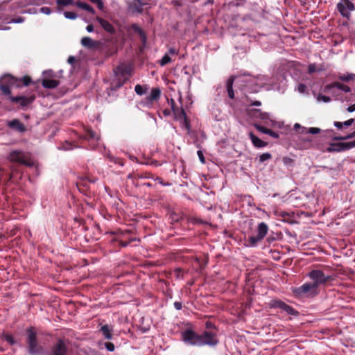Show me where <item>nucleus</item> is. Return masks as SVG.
<instances>
[{"instance_id": "nucleus-17", "label": "nucleus", "mask_w": 355, "mask_h": 355, "mask_svg": "<svg viewBox=\"0 0 355 355\" xmlns=\"http://www.w3.org/2000/svg\"><path fill=\"white\" fill-rule=\"evenodd\" d=\"M145 4L141 0H135L130 3L129 8L133 12L141 13Z\"/></svg>"}, {"instance_id": "nucleus-41", "label": "nucleus", "mask_w": 355, "mask_h": 355, "mask_svg": "<svg viewBox=\"0 0 355 355\" xmlns=\"http://www.w3.org/2000/svg\"><path fill=\"white\" fill-rule=\"evenodd\" d=\"M21 80L24 86H28L31 82V78L29 76H25L22 78Z\"/></svg>"}, {"instance_id": "nucleus-36", "label": "nucleus", "mask_w": 355, "mask_h": 355, "mask_svg": "<svg viewBox=\"0 0 355 355\" xmlns=\"http://www.w3.org/2000/svg\"><path fill=\"white\" fill-rule=\"evenodd\" d=\"M1 89L2 92L6 95H10L11 93L10 87L8 85H1Z\"/></svg>"}, {"instance_id": "nucleus-14", "label": "nucleus", "mask_w": 355, "mask_h": 355, "mask_svg": "<svg viewBox=\"0 0 355 355\" xmlns=\"http://www.w3.org/2000/svg\"><path fill=\"white\" fill-rule=\"evenodd\" d=\"M161 91L159 88H153L150 94L146 98V104L150 107L152 101H156L159 98Z\"/></svg>"}, {"instance_id": "nucleus-33", "label": "nucleus", "mask_w": 355, "mask_h": 355, "mask_svg": "<svg viewBox=\"0 0 355 355\" xmlns=\"http://www.w3.org/2000/svg\"><path fill=\"white\" fill-rule=\"evenodd\" d=\"M271 157H272V155L270 153H263L259 156V162H263L266 160L271 159Z\"/></svg>"}, {"instance_id": "nucleus-58", "label": "nucleus", "mask_w": 355, "mask_h": 355, "mask_svg": "<svg viewBox=\"0 0 355 355\" xmlns=\"http://www.w3.org/2000/svg\"><path fill=\"white\" fill-rule=\"evenodd\" d=\"M67 62L69 63V64H73L74 62H75V58L73 56H69L68 58V60H67Z\"/></svg>"}, {"instance_id": "nucleus-4", "label": "nucleus", "mask_w": 355, "mask_h": 355, "mask_svg": "<svg viewBox=\"0 0 355 355\" xmlns=\"http://www.w3.org/2000/svg\"><path fill=\"white\" fill-rule=\"evenodd\" d=\"M8 159L12 162L19 163L28 166L33 165V162L29 157L20 150L12 151L8 156Z\"/></svg>"}, {"instance_id": "nucleus-23", "label": "nucleus", "mask_w": 355, "mask_h": 355, "mask_svg": "<svg viewBox=\"0 0 355 355\" xmlns=\"http://www.w3.org/2000/svg\"><path fill=\"white\" fill-rule=\"evenodd\" d=\"M112 328L107 324L103 325L101 327V331L102 332L104 337L107 340H111L112 338Z\"/></svg>"}, {"instance_id": "nucleus-32", "label": "nucleus", "mask_w": 355, "mask_h": 355, "mask_svg": "<svg viewBox=\"0 0 355 355\" xmlns=\"http://www.w3.org/2000/svg\"><path fill=\"white\" fill-rule=\"evenodd\" d=\"M318 102H324V103H329L331 101V98L327 96H324L322 94H319L317 97Z\"/></svg>"}, {"instance_id": "nucleus-40", "label": "nucleus", "mask_w": 355, "mask_h": 355, "mask_svg": "<svg viewBox=\"0 0 355 355\" xmlns=\"http://www.w3.org/2000/svg\"><path fill=\"white\" fill-rule=\"evenodd\" d=\"M105 347L109 352H113L115 349L114 345L110 342L105 343Z\"/></svg>"}, {"instance_id": "nucleus-57", "label": "nucleus", "mask_w": 355, "mask_h": 355, "mask_svg": "<svg viewBox=\"0 0 355 355\" xmlns=\"http://www.w3.org/2000/svg\"><path fill=\"white\" fill-rule=\"evenodd\" d=\"M86 30H87V32H89V33L92 32V31H94V26H93V25H92V24L88 25V26L86 27Z\"/></svg>"}, {"instance_id": "nucleus-6", "label": "nucleus", "mask_w": 355, "mask_h": 355, "mask_svg": "<svg viewBox=\"0 0 355 355\" xmlns=\"http://www.w3.org/2000/svg\"><path fill=\"white\" fill-rule=\"evenodd\" d=\"M182 336L185 343L191 345L202 346L200 334H198L192 330H187L182 333Z\"/></svg>"}, {"instance_id": "nucleus-18", "label": "nucleus", "mask_w": 355, "mask_h": 355, "mask_svg": "<svg viewBox=\"0 0 355 355\" xmlns=\"http://www.w3.org/2000/svg\"><path fill=\"white\" fill-rule=\"evenodd\" d=\"M81 44L86 48L88 49H94L96 48L98 45V43L93 40L89 37H84L81 39L80 42Z\"/></svg>"}, {"instance_id": "nucleus-50", "label": "nucleus", "mask_w": 355, "mask_h": 355, "mask_svg": "<svg viewBox=\"0 0 355 355\" xmlns=\"http://www.w3.org/2000/svg\"><path fill=\"white\" fill-rule=\"evenodd\" d=\"M87 136L91 139H98V137H96V134L92 130H88Z\"/></svg>"}, {"instance_id": "nucleus-60", "label": "nucleus", "mask_w": 355, "mask_h": 355, "mask_svg": "<svg viewBox=\"0 0 355 355\" xmlns=\"http://www.w3.org/2000/svg\"><path fill=\"white\" fill-rule=\"evenodd\" d=\"M252 105H254V106H259L261 105V102L260 101H254L252 103Z\"/></svg>"}, {"instance_id": "nucleus-11", "label": "nucleus", "mask_w": 355, "mask_h": 355, "mask_svg": "<svg viewBox=\"0 0 355 355\" xmlns=\"http://www.w3.org/2000/svg\"><path fill=\"white\" fill-rule=\"evenodd\" d=\"M9 98L12 102L19 103L21 107H25L32 103L34 101L35 97L34 95L30 96H10Z\"/></svg>"}, {"instance_id": "nucleus-8", "label": "nucleus", "mask_w": 355, "mask_h": 355, "mask_svg": "<svg viewBox=\"0 0 355 355\" xmlns=\"http://www.w3.org/2000/svg\"><path fill=\"white\" fill-rule=\"evenodd\" d=\"M269 306L270 308H278L289 315H295L297 313V311L293 307L279 300H271L269 302Z\"/></svg>"}, {"instance_id": "nucleus-44", "label": "nucleus", "mask_w": 355, "mask_h": 355, "mask_svg": "<svg viewBox=\"0 0 355 355\" xmlns=\"http://www.w3.org/2000/svg\"><path fill=\"white\" fill-rule=\"evenodd\" d=\"M283 162L285 165H289L293 163V159L288 157H283Z\"/></svg>"}, {"instance_id": "nucleus-31", "label": "nucleus", "mask_w": 355, "mask_h": 355, "mask_svg": "<svg viewBox=\"0 0 355 355\" xmlns=\"http://www.w3.org/2000/svg\"><path fill=\"white\" fill-rule=\"evenodd\" d=\"M262 239H259V236H252L249 238V242L251 245L254 246L256 245L258 242L261 241Z\"/></svg>"}, {"instance_id": "nucleus-47", "label": "nucleus", "mask_w": 355, "mask_h": 355, "mask_svg": "<svg viewBox=\"0 0 355 355\" xmlns=\"http://www.w3.org/2000/svg\"><path fill=\"white\" fill-rule=\"evenodd\" d=\"M267 135L271 136L273 138H278L279 137V135L277 132L271 130L270 129H269Z\"/></svg>"}, {"instance_id": "nucleus-52", "label": "nucleus", "mask_w": 355, "mask_h": 355, "mask_svg": "<svg viewBox=\"0 0 355 355\" xmlns=\"http://www.w3.org/2000/svg\"><path fill=\"white\" fill-rule=\"evenodd\" d=\"M174 307L177 310H180L182 307V303L180 302H174Z\"/></svg>"}, {"instance_id": "nucleus-29", "label": "nucleus", "mask_w": 355, "mask_h": 355, "mask_svg": "<svg viewBox=\"0 0 355 355\" xmlns=\"http://www.w3.org/2000/svg\"><path fill=\"white\" fill-rule=\"evenodd\" d=\"M171 56L169 55L168 53H166L163 58H162V60L159 61V64L161 66H164L166 64H167L168 63H170L171 62Z\"/></svg>"}, {"instance_id": "nucleus-26", "label": "nucleus", "mask_w": 355, "mask_h": 355, "mask_svg": "<svg viewBox=\"0 0 355 355\" xmlns=\"http://www.w3.org/2000/svg\"><path fill=\"white\" fill-rule=\"evenodd\" d=\"M338 78L341 81L348 82L355 80V74L352 73L340 74L338 75Z\"/></svg>"}, {"instance_id": "nucleus-24", "label": "nucleus", "mask_w": 355, "mask_h": 355, "mask_svg": "<svg viewBox=\"0 0 355 355\" xmlns=\"http://www.w3.org/2000/svg\"><path fill=\"white\" fill-rule=\"evenodd\" d=\"M233 83H234V78L230 77L228 78L226 83V87H227V92L228 94V96L232 99L234 97V93L233 90Z\"/></svg>"}, {"instance_id": "nucleus-46", "label": "nucleus", "mask_w": 355, "mask_h": 355, "mask_svg": "<svg viewBox=\"0 0 355 355\" xmlns=\"http://www.w3.org/2000/svg\"><path fill=\"white\" fill-rule=\"evenodd\" d=\"M24 19L23 17H19L17 18L12 19L10 22L18 24V23H22V22H24Z\"/></svg>"}, {"instance_id": "nucleus-54", "label": "nucleus", "mask_w": 355, "mask_h": 355, "mask_svg": "<svg viewBox=\"0 0 355 355\" xmlns=\"http://www.w3.org/2000/svg\"><path fill=\"white\" fill-rule=\"evenodd\" d=\"M347 112H353L355 111V103L349 106L347 108Z\"/></svg>"}, {"instance_id": "nucleus-13", "label": "nucleus", "mask_w": 355, "mask_h": 355, "mask_svg": "<svg viewBox=\"0 0 355 355\" xmlns=\"http://www.w3.org/2000/svg\"><path fill=\"white\" fill-rule=\"evenodd\" d=\"M51 355H67V347L63 340L58 341L53 348Z\"/></svg>"}, {"instance_id": "nucleus-22", "label": "nucleus", "mask_w": 355, "mask_h": 355, "mask_svg": "<svg viewBox=\"0 0 355 355\" xmlns=\"http://www.w3.org/2000/svg\"><path fill=\"white\" fill-rule=\"evenodd\" d=\"M9 126L19 132H24L26 130L25 126L17 119H14L9 122Z\"/></svg>"}, {"instance_id": "nucleus-9", "label": "nucleus", "mask_w": 355, "mask_h": 355, "mask_svg": "<svg viewBox=\"0 0 355 355\" xmlns=\"http://www.w3.org/2000/svg\"><path fill=\"white\" fill-rule=\"evenodd\" d=\"M171 109L174 114V118L176 120L183 121V123L185 124L186 127L189 129V124L188 122V119L186 115V113L182 107L180 109H178L175 107V102L173 99H171Z\"/></svg>"}, {"instance_id": "nucleus-43", "label": "nucleus", "mask_w": 355, "mask_h": 355, "mask_svg": "<svg viewBox=\"0 0 355 355\" xmlns=\"http://www.w3.org/2000/svg\"><path fill=\"white\" fill-rule=\"evenodd\" d=\"M306 89V86L304 84H300L297 86V90L300 93L305 92Z\"/></svg>"}, {"instance_id": "nucleus-48", "label": "nucleus", "mask_w": 355, "mask_h": 355, "mask_svg": "<svg viewBox=\"0 0 355 355\" xmlns=\"http://www.w3.org/2000/svg\"><path fill=\"white\" fill-rule=\"evenodd\" d=\"M334 125L338 129H342L344 127L343 122L335 121Z\"/></svg>"}, {"instance_id": "nucleus-42", "label": "nucleus", "mask_w": 355, "mask_h": 355, "mask_svg": "<svg viewBox=\"0 0 355 355\" xmlns=\"http://www.w3.org/2000/svg\"><path fill=\"white\" fill-rule=\"evenodd\" d=\"M40 12L46 15H50L51 13V10L49 7H42L40 8Z\"/></svg>"}, {"instance_id": "nucleus-27", "label": "nucleus", "mask_w": 355, "mask_h": 355, "mask_svg": "<svg viewBox=\"0 0 355 355\" xmlns=\"http://www.w3.org/2000/svg\"><path fill=\"white\" fill-rule=\"evenodd\" d=\"M320 132V129L318 128H303L302 129V131L300 132V133L301 134H313V135H315V134H318Z\"/></svg>"}, {"instance_id": "nucleus-35", "label": "nucleus", "mask_w": 355, "mask_h": 355, "mask_svg": "<svg viewBox=\"0 0 355 355\" xmlns=\"http://www.w3.org/2000/svg\"><path fill=\"white\" fill-rule=\"evenodd\" d=\"M92 3L96 4L99 10L104 8V3L102 0H89Z\"/></svg>"}, {"instance_id": "nucleus-34", "label": "nucleus", "mask_w": 355, "mask_h": 355, "mask_svg": "<svg viewBox=\"0 0 355 355\" xmlns=\"http://www.w3.org/2000/svg\"><path fill=\"white\" fill-rule=\"evenodd\" d=\"M64 16L67 18V19H75L77 18V15L73 12H68V11H66L64 12Z\"/></svg>"}, {"instance_id": "nucleus-49", "label": "nucleus", "mask_w": 355, "mask_h": 355, "mask_svg": "<svg viewBox=\"0 0 355 355\" xmlns=\"http://www.w3.org/2000/svg\"><path fill=\"white\" fill-rule=\"evenodd\" d=\"M354 121V119H350L343 122V125L345 127H348V126L351 125Z\"/></svg>"}, {"instance_id": "nucleus-15", "label": "nucleus", "mask_w": 355, "mask_h": 355, "mask_svg": "<svg viewBox=\"0 0 355 355\" xmlns=\"http://www.w3.org/2000/svg\"><path fill=\"white\" fill-rule=\"evenodd\" d=\"M96 20L100 24L101 27L109 33H114V26L107 20L103 19L102 17H97Z\"/></svg>"}, {"instance_id": "nucleus-45", "label": "nucleus", "mask_w": 355, "mask_h": 355, "mask_svg": "<svg viewBox=\"0 0 355 355\" xmlns=\"http://www.w3.org/2000/svg\"><path fill=\"white\" fill-rule=\"evenodd\" d=\"M197 154H198V157H199V159H200V162H201L202 164H204V163L205 162V157H204V155H203L202 152V151H200V150H198V151L197 152Z\"/></svg>"}, {"instance_id": "nucleus-55", "label": "nucleus", "mask_w": 355, "mask_h": 355, "mask_svg": "<svg viewBox=\"0 0 355 355\" xmlns=\"http://www.w3.org/2000/svg\"><path fill=\"white\" fill-rule=\"evenodd\" d=\"M132 28L140 34H143V31L137 25H133Z\"/></svg>"}, {"instance_id": "nucleus-38", "label": "nucleus", "mask_w": 355, "mask_h": 355, "mask_svg": "<svg viewBox=\"0 0 355 355\" xmlns=\"http://www.w3.org/2000/svg\"><path fill=\"white\" fill-rule=\"evenodd\" d=\"M3 338H4V340H6L8 343H9L10 345H13L15 343V341L11 335H9V334L4 335Z\"/></svg>"}, {"instance_id": "nucleus-37", "label": "nucleus", "mask_w": 355, "mask_h": 355, "mask_svg": "<svg viewBox=\"0 0 355 355\" xmlns=\"http://www.w3.org/2000/svg\"><path fill=\"white\" fill-rule=\"evenodd\" d=\"M355 137V130L351 133V134H349L345 137H336V140H346V139H351V138H353Z\"/></svg>"}, {"instance_id": "nucleus-53", "label": "nucleus", "mask_w": 355, "mask_h": 355, "mask_svg": "<svg viewBox=\"0 0 355 355\" xmlns=\"http://www.w3.org/2000/svg\"><path fill=\"white\" fill-rule=\"evenodd\" d=\"M309 73H312L315 72V64H310L308 68Z\"/></svg>"}, {"instance_id": "nucleus-28", "label": "nucleus", "mask_w": 355, "mask_h": 355, "mask_svg": "<svg viewBox=\"0 0 355 355\" xmlns=\"http://www.w3.org/2000/svg\"><path fill=\"white\" fill-rule=\"evenodd\" d=\"M148 87L146 85L142 86L141 85H137L135 87V91L138 95H143L146 93Z\"/></svg>"}, {"instance_id": "nucleus-7", "label": "nucleus", "mask_w": 355, "mask_h": 355, "mask_svg": "<svg viewBox=\"0 0 355 355\" xmlns=\"http://www.w3.org/2000/svg\"><path fill=\"white\" fill-rule=\"evenodd\" d=\"M355 147V139L348 142L334 143L327 148L328 152H341Z\"/></svg>"}, {"instance_id": "nucleus-2", "label": "nucleus", "mask_w": 355, "mask_h": 355, "mask_svg": "<svg viewBox=\"0 0 355 355\" xmlns=\"http://www.w3.org/2000/svg\"><path fill=\"white\" fill-rule=\"evenodd\" d=\"M307 276L312 280V283L318 288L320 286L324 285L333 279L331 276L325 275L322 270L318 269L311 270Z\"/></svg>"}, {"instance_id": "nucleus-30", "label": "nucleus", "mask_w": 355, "mask_h": 355, "mask_svg": "<svg viewBox=\"0 0 355 355\" xmlns=\"http://www.w3.org/2000/svg\"><path fill=\"white\" fill-rule=\"evenodd\" d=\"M56 3L59 6H67L69 5H75L76 3L73 0H56Z\"/></svg>"}, {"instance_id": "nucleus-39", "label": "nucleus", "mask_w": 355, "mask_h": 355, "mask_svg": "<svg viewBox=\"0 0 355 355\" xmlns=\"http://www.w3.org/2000/svg\"><path fill=\"white\" fill-rule=\"evenodd\" d=\"M257 130L262 133H264V134H268V130L269 129L266 128V127H263V126H261V125H255Z\"/></svg>"}, {"instance_id": "nucleus-62", "label": "nucleus", "mask_w": 355, "mask_h": 355, "mask_svg": "<svg viewBox=\"0 0 355 355\" xmlns=\"http://www.w3.org/2000/svg\"><path fill=\"white\" fill-rule=\"evenodd\" d=\"M2 350H3V349H2V348H1V347H0V352H1Z\"/></svg>"}, {"instance_id": "nucleus-61", "label": "nucleus", "mask_w": 355, "mask_h": 355, "mask_svg": "<svg viewBox=\"0 0 355 355\" xmlns=\"http://www.w3.org/2000/svg\"><path fill=\"white\" fill-rule=\"evenodd\" d=\"M122 85H123V83H121V84L118 85H117V87H121Z\"/></svg>"}, {"instance_id": "nucleus-20", "label": "nucleus", "mask_w": 355, "mask_h": 355, "mask_svg": "<svg viewBox=\"0 0 355 355\" xmlns=\"http://www.w3.org/2000/svg\"><path fill=\"white\" fill-rule=\"evenodd\" d=\"M268 225L262 222L258 225L257 227V235L259 239H263L268 233Z\"/></svg>"}, {"instance_id": "nucleus-1", "label": "nucleus", "mask_w": 355, "mask_h": 355, "mask_svg": "<svg viewBox=\"0 0 355 355\" xmlns=\"http://www.w3.org/2000/svg\"><path fill=\"white\" fill-rule=\"evenodd\" d=\"M27 345L30 355H39L43 353L44 349L38 344L36 332L33 327L27 329Z\"/></svg>"}, {"instance_id": "nucleus-19", "label": "nucleus", "mask_w": 355, "mask_h": 355, "mask_svg": "<svg viewBox=\"0 0 355 355\" xmlns=\"http://www.w3.org/2000/svg\"><path fill=\"white\" fill-rule=\"evenodd\" d=\"M250 138L253 145L257 148H262L267 146V143L256 137L252 132L249 133Z\"/></svg>"}, {"instance_id": "nucleus-12", "label": "nucleus", "mask_w": 355, "mask_h": 355, "mask_svg": "<svg viewBox=\"0 0 355 355\" xmlns=\"http://www.w3.org/2000/svg\"><path fill=\"white\" fill-rule=\"evenodd\" d=\"M132 67L126 64H119L115 69L114 73L117 76L124 77L125 76H130L132 73Z\"/></svg>"}, {"instance_id": "nucleus-21", "label": "nucleus", "mask_w": 355, "mask_h": 355, "mask_svg": "<svg viewBox=\"0 0 355 355\" xmlns=\"http://www.w3.org/2000/svg\"><path fill=\"white\" fill-rule=\"evenodd\" d=\"M59 85V81L54 79L44 78L42 80V86L48 89H54Z\"/></svg>"}, {"instance_id": "nucleus-56", "label": "nucleus", "mask_w": 355, "mask_h": 355, "mask_svg": "<svg viewBox=\"0 0 355 355\" xmlns=\"http://www.w3.org/2000/svg\"><path fill=\"white\" fill-rule=\"evenodd\" d=\"M304 127H302L299 123H295L294 125V129L297 131L298 129L300 130V132L302 131V129H303Z\"/></svg>"}, {"instance_id": "nucleus-16", "label": "nucleus", "mask_w": 355, "mask_h": 355, "mask_svg": "<svg viewBox=\"0 0 355 355\" xmlns=\"http://www.w3.org/2000/svg\"><path fill=\"white\" fill-rule=\"evenodd\" d=\"M335 87L340 89L341 91H343L345 93H348L351 91V89L349 86L344 85L343 83H340L339 82H334L331 84L326 85L325 89L330 90L331 89L335 88Z\"/></svg>"}, {"instance_id": "nucleus-59", "label": "nucleus", "mask_w": 355, "mask_h": 355, "mask_svg": "<svg viewBox=\"0 0 355 355\" xmlns=\"http://www.w3.org/2000/svg\"><path fill=\"white\" fill-rule=\"evenodd\" d=\"M171 112L169 110H168V109H166V110H164L163 111V114H164V115L165 116H170V115H171Z\"/></svg>"}, {"instance_id": "nucleus-25", "label": "nucleus", "mask_w": 355, "mask_h": 355, "mask_svg": "<svg viewBox=\"0 0 355 355\" xmlns=\"http://www.w3.org/2000/svg\"><path fill=\"white\" fill-rule=\"evenodd\" d=\"M75 5L76 6H78V8H82L92 14H94L95 13V10L94 9L90 6L89 4L86 3H83V2H81V1H77L76 2Z\"/></svg>"}, {"instance_id": "nucleus-5", "label": "nucleus", "mask_w": 355, "mask_h": 355, "mask_svg": "<svg viewBox=\"0 0 355 355\" xmlns=\"http://www.w3.org/2000/svg\"><path fill=\"white\" fill-rule=\"evenodd\" d=\"M294 293L298 296H303L305 295H316L318 291V288L312 282H308L295 288Z\"/></svg>"}, {"instance_id": "nucleus-10", "label": "nucleus", "mask_w": 355, "mask_h": 355, "mask_svg": "<svg viewBox=\"0 0 355 355\" xmlns=\"http://www.w3.org/2000/svg\"><path fill=\"white\" fill-rule=\"evenodd\" d=\"M200 340L202 346H215L218 342L216 334L209 331H204L202 334H200Z\"/></svg>"}, {"instance_id": "nucleus-51", "label": "nucleus", "mask_w": 355, "mask_h": 355, "mask_svg": "<svg viewBox=\"0 0 355 355\" xmlns=\"http://www.w3.org/2000/svg\"><path fill=\"white\" fill-rule=\"evenodd\" d=\"M167 53H168L169 55H178V51L175 49L171 48L168 50V52Z\"/></svg>"}, {"instance_id": "nucleus-3", "label": "nucleus", "mask_w": 355, "mask_h": 355, "mask_svg": "<svg viewBox=\"0 0 355 355\" xmlns=\"http://www.w3.org/2000/svg\"><path fill=\"white\" fill-rule=\"evenodd\" d=\"M336 9L343 17L349 20L352 12L355 10V5L352 0H339Z\"/></svg>"}]
</instances>
